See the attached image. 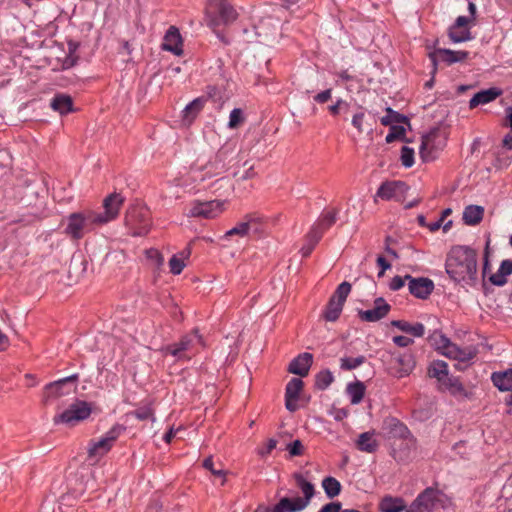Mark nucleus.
Masks as SVG:
<instances>
[{
  "mask_svg": "<svg viewBox=\"0 0 512 512\" xmlns=\"http://www.w3.org/2000/svg\"><path fill=\"white\" fill-rule=\"evenodd\" d=\"M409 292L418 299H427L434 290V283L426 277L414 278L406 275Z\"/></svg>",
  "mask_w": 512,
  "mask_h": 512,
  "instance_id": "17",
  "label": "nucleus"
},
{
  "mask_svg": "<svg viewBox=\"0 0 512 512\" xmlns=\"http://www.w3.org/2000/svg\"><path fill=\"white\" fill-rule=\"evenodd\" d=\"M428 341L432 347L439 351L442 355L446 356L449 352L452 342L441 331L435 330L428 337Z\"/></svg>",
  "mask_w": 512,
  "mask_h": 512,
  "instance_id": "29",
  "label": "nucleus"
},
{
  "mask_svg": "<svg viewBox=\"0 0 512 512\" xmlns=\"http://www.w3.org/2000/svg\"><path fill=\"white\" fill-rule=\"evenodd\" d=\"M145 255L151 266L155 269H159L164 263L163 255L155 248L147 249Z\"/></svg>",
  "mask_w": 512,
  "mask_h": 512,
  "instance_id": "44",
  "label": "nucleus"
},
{
  "mask_svg": "<svg viewBox=\"0 0 512 512\" xmlns=\"http://www.w3.org/2000/svg\"><path fill=\"white\" fill-rule=\"evenodd\" d=\"M78 375L73 374L71 376L62 378L60 380L51 382L44 387L42 401L44 404H48L52 400L58 399L66 394H69V390H65V386L68 383H76Z\"/></svg>",
  "mask_w": 512,
  "mask_h": 512,
  "instance_id": "14",
  "label": "nucleus"
},
{
  "mask_svg": "<svg viewBox=\"0 0 512 512\" xmlns=\"http://www.w3.org/2000/svg\"><path fill=\"white\" fill-rule=\"evenodd\" d=\"M383 429L389 437L403 438L408 434L407 427L396 418H388L383 423Z\"/></svg>",
  "mask_w": 512,
  "mask_h": 512,
  "instance_id": "31",
  "label": "nucleus"
},
{
  "mask_svg": "<svg viewBox=\"0 0 512 512\" xmlns=\"http://www.w3.org/2000/svg\"><path fill=\"white\" fill-rule=\"evenodd\" d=\"M262 223V218L256 213L246 214L242 221L238 222L235 227L228 230L224 237L239 236L245 237L248 235L251 227H255V231L258 232L257 225Z\"/></svg>",
  "mask_w": 512,
  "mask_h": 512,
  "instance_id": "19",
  "label": "nucleus"
},
{
  "mask_svg": "<svg viewBox=\"0 0 512 512\" xmlns=\"http://www.w3.org/2000/svg\"><path fill=\"white\" fill-rule=\"evenodd\" d=\"M224 154L223 150H219L208 158L204 155H199L193 162L191 169L194 171H206L209 175L216 174L219 169L223 168Z\"/></svg>",
  "mask_w": 512,
  "mask_h": 512,
  "instance_id": "15",
  "label": "nucleus"
},
{
  "mask_svg": "<svg viewBox=\"0 0 512 512\" xmlns=\"http://www.w3.org/2000/svg\"><path fill=\"white\" fill-rule=\"evenodd\" d=\"M356 447L362 452L374 453L379 447L378 441L374 438V432L361 433L356 441Z\"/></svg>",
  "mask_w": 512,
  "mask_h": 512,
  "instance_id": "30",
  "label": "nucleus"
},
{
  "mask_svg": "<svg viewBox=\"0 0 512 512\" xmlns=\"http://www.w3.org/2000/svg\"><path fill=\"white\" fill-rule=\"evenodd\" d=\"M393 342L399 347H407L414 343L413 339L406 336H395Z\"/></svg>",
  "mask_w": 512,
  "mask_h": 512,
  "instance_id": "59",
  "label": "nucleus"
},
{
  "mask_svg": "<svg viewBox=\"0 0 512 512\" xmlns=\"http://www.w3.org/2000/svg\"><path fill=\"white\" fill-rule=\"evenodd\" d=\"M303 385V381L299 378H292L286 385L285 407L288 411L295 412L298 409L297 401Z\"/></svg>",
  "mask_w": 512,
  "mask_h": 512,
  "instance_id": "21",
  "label": "nucleus"
},
{
  "mask_svg": "<svg viewBox=\"0 0 512 512\" xmlns=\"http://www.w3.org/2000/svg\"><path fill=\"white\" fill-rule=\"evenodd\" d=\"M312 362L313 355L311 353L304 352L290 362L288 371L300 377H305L309 373Z\"/></svg>",
  "mask_w": 512,
  "mask_h": 512,
  "instance_id": "23",
  "label": "nucleus"
},
{
  "mask_svg": "<svg viewBox=\"0 0 512 512\" xmlns=\"http://www.w3.org/2000/svg\"><path fill=\"white\" fill-rule=\"evenodd\" d=\"M501 91L497 88H490L476 93L469 101V108L474 109L478 105L487 104L495 100Z\"/></svg>",
  "mask_w": 512,
  "mask_h": 512,
  "instance_id": "28",
  "label": "nucleus"
},
{
  "mask_svg": "<svg viewBox=\"0 0 512 512\" xmlns=\"http://www.w3.org/2000/svg\"><path fill=\"white\" fill-rule=\"evenodd\" d=\"M365 115L364 113H356L352 118V125L357 129L359 133L363 132V122Z\"/></svg>",
  "mask_w": 512,
  "mask_h": 512,
  "instance_id": "58",
  "label": "nucleus"
},
{
  "mask_svg": "<svg viewBox=\"0 0 512 512\" xmlns=\"http://www.w3.org/2000/svg\"><path fill=\"white\" fill-rule=\"evenodd\" d=\"M333 375L330 371H321L316 375L315 385L319 389H326L333 382Z\"/></svg>",
  "mask_w": 512,
  "mask_h": 512,
  "instance_id": "48",
  "label": "nucleus"
},
{
  "mask_svg": "<svg viewBox=\"0 0 512 512\" xmlns=\"http://www.w3.org/2000/svg\"><path fill=\"white\" fill-rule=\"evenodd\" d=\"M391 306L384 298L378 297L374 300V308L369 310H359L358 315L362 321L377 322L388 315Z\"/></svg>",
  "mask_w": 512,
  "mask_h": 512,
  "instance_id": "18",
  "label": "nucleus"
},
{
  "mask_svg": "<svg viewBox=\"0 0 512 512\" xmlns=\"http://www.w3.org/2000/svg\"><path fill=\"white\" fill-rule=\"evenodd\" d=\"M445 267L447 274L457 283L472 286L477 282V253L467 246L453 247Z\"/></svg>",
  "mask_w": 512,
  "mask_h": 512,
  "instance_id": "1",
  "label": "nucleus"
},
{
  "mask_svg": "<svg viewBox=\"0 0 512 512\" xmlns=\"http://www.w3.org/2000/svg\"><path fill=\"white\" fill-rule=\"evenodd\" d=\"M478 351L474 346L460 348L456 344L450 346V350L446 353V357L457 360L459 362H467L477 355Z\"/></svg>",
  "mask_w": 512,
  "mask_h": 512,
  "instance_id": "25",
  "label": "nucleus"
},
{
  "mask_svg": "<svg viewBox=\"0 0 512 512\" xmlns=\"http://www.w3.org/2000/svg\"><path fill=\"white\" fill-rule=\"evenodd\" d=\"M307 507L301 497H284L273 507L272 512H300Z\"/></svg>",
  "mask_w": 512,
  "mask_h": 512,
  "instance_id": "24",
  "label": "nucleus"
},
{
  "mask_svg": "<svg viewBox=\"0 0 512 512\" xmlns=\"http://www.w3.org/2000/svg\"><path fill=\"white\" fill-rule=\"evenodd\" d=\"M125 225L134 237L146 235L150 229L147 211L140 207L129 208L125 215Z\"/></svg>",
  "mask_w": 512,
  "mask_h": 512,
  "instance_id": "8",
  "label": "nucleus"
},
{
  "mask_svg": "<svg viewBox=\"0 0 512 512\" xmlns=\"http://www.w3.org/2000/svg\"><path fill=\"white\" fill-rule=\"evenodd\" d=\"M322 487L329 498H334L339 495L341 491L340 482L334 477H325L322 481Z\"/></svg>",
  "mask_w": 512,
  "mask_h": 512,
  "instance_id": "40",
  "label": "nucleus"
},
{
  "mask_svg": "<svg viewBox=\"0 0 512 512\" xmlns=\"http://www.w3.org/2000/svg\"><path fill=\"white\" fill-rule=\"evenodd\" d=\"M277 445V441L275 439H269L267 442V446L265 450H259V454L264 456L265 454H269Z\"/></svg>",
  "mask_w": 512,
  "mask_h": 512,
  "instance_id": "64",
  "label": "nucleus"
},
{
  "mask_svg": "<svg viewBox=\"0 0 512 512\" xmlns=\"http://www.w3.org/2000/svg\"><path fill=\"white\" fill-rule=\"evenodd\" d=\"M79 47V44L73 41L68 42V49H69V57L65 60L64 66L69 68L75 65L77 61V57H73L72 54L77 50Z\"/></svg>",
  "mask_w": 512,
  "mask_h": 512,
  "instance_id": "55",
  "label": "nucleus"
},
{
  "mask_svg": "<svg viewBox=\"0 0 512 512\" xmlns=\"http://www.w3.org/2000/svg\"><path fill=\"white\" fill-rule=\"evenodd\" d=\"M207 99L198 97L190 102L183 110V123L187 126L191 125L200 111L204 108Z\"/></svg>",
  "mask_w": 512,
  "mask_h": 512,
  "instance_id": "26",
  "label": "nucleus"
},
{
  "mask_svg": "<svg viewBox=\"0 0 512 512\" xmlns=\"http://www.w3.org/2000/svg\"><path fill=\"white\" fill-rule=\"evenodd\" d=\"M405 508L404 500L398 497L386 496L379 504L381 512H402Z\"/></svg>",
  "mask_w": 512,
  "mask_h": 512,
  "instance_id": "36",
  "label": "nucleus"
},
{
  "mask_svg": "<svg viewBox=\"0 0 512 512\" xmlns=\"http://www.w3.org/2000/svg\"><path fill=\"white\" fill-rule=\"evenodd\" d=\"M408 187L402 181H385L378 188L374 195V202L377 203L378 199L389 201H401L404 197Z\"/></svg>",
  "mask_w": 512,
  "mask_h": 512,
  "instance_id": "13",
  "label": "nucleus"
},
{
  "mask_svg": "<svg viewBox=\"0 0 512 512\" xmlns=\"http://www.w3.org/2000/svg\"><path fill=\"white\" fill-rule=\"evenodd\" d=\"M512 273V261L503 260L498 271L489 277L490 282L496 286H503L507 283V276Z\"/></svg>",
  "mask_w": 512,
  "mask_h": 512,
  "instance_id": "33",
  "label": "nucleus"
},
{
  "mask_svg": "<svg viewBox=\"0 0 512 512\" xmlns=\"http://www.w3.org/2000/svg\"><path fill=\"white\" fill-rule=\"evenodd\" d=\"M54 111L59 112L61 115H65L73 111V101L71 96L66 94L56 95L50 104Z\"/></svg>",
  "mask_w": 512,
  "mask_h": 512,
  "instance_id": "34",
  "label": "nucleus"
},
{
  "mask_svg": "<svg viewBox=\"0 0 512 512\" xmlns=\"http://www.w3.org/2000/svg\"><path fill=\"white\" fill-rule=\"evenodd\" d=\"M123 203L124 198L118 193L107 196L103 201L104 212L97 213L100 217V224L102 225L114 220L118 216Z\"/></svg>",
  "mask_w": 512,
  "mask_h": 512,
  "instance_id": "16",
  "label": "nucleus"
},
{
  "mask_svg": "<svg viewBox=\"0 0 512 512\" xmlns=\"http://www.w3.org/2000/svg\"><path fill=\"white\" fill-rule=\"evenodd\" d=\"M442 493L434 488H426L411 503L406 512H432L441 503Z\"/></svg>",
  "mask_w": 512,
  "mask_h": 512,
  "instance_id": "10",
  "label": "nucleus"
},
{
  "mask_svg": "<svg viewBox=\"0 0 512 512\" xmlns=\"http://www.w3.org/2000/svg\"><path fill=\"white\" fill-rule=\"evenodd\" d=\"M441 130L432 129L428 134L422 137L420 147V156L423 161H430L435 158V154L445 146V139L440 138Z\"/></svg>",
  "mask_w": 512,
  "mask_h": 512,
  "instance_id": "12",
  "label": "nucleus"
},
{
  "mask_svg": "<svg viewBox=\"0 0 512 512\" xmlns=\"http://www.w3.org/2000/svg\"><path fill=\"white\" fill-rule=\"evenodd\" d=\"M118 431L113 428L106 433L104 437L98 441H91L88 445L87 453L88 460L92 463H97L105 454H107L113 446V443L118 438Z\"/></svg>",
  "mask_w": 512,
  "mask_h": 512,
  "instance_id": "11",
  "label": "nucleus"
},
{
  "mask_svg": "<svg viewBox=\"0 0 512 512\" xmlns=\"http://www.w3.org/2000/svg\"><path fill=\"white\" fill-rule=\"evenodd\" d=\"M99 220L98 214L91 210L72 213L67 218L65 233L71 239L79 240L95 226L101 225Z\"/></svg>",
  "mask_w": 512,
  "mask_h": 512,
  "instance_id": "2",
  "label": "nucleus"
},
{
  "mask_svg": "<svg viewBox=\"0 0 512 512\" xmlns=\"http://www.w3.org/2000/svg\"><path fill=\"white\" fill-rule=\"evenodd\" d=\"M195 343L205 347V342L198 329H194L190 334L183 336L179 342L163 347L161 351L164 355H171L178 360L189 359L185 352L190 351Z\"/></svg>",
  "mask_w": 512,
  "mask_h": 512,
  "instance_id": "7",
  "label": "nucleus"
},
{
  "mask_svg": "<svg viewBox=\"0 0 512 512\" xmlns=\"http://www.w3.org/2000/svg\"><path fill=\"white\" fill-rule=\"evenodd\" d=\"M256 172L254 171L253 165H248V162H245L242 169H238L234 173V177L237 181H245L248 179L254 178Z\"/></svg>",
  "mask_w": 512,
  "mask_h": 512,
  "instance_id": "45",
  "label": "nucleus"
},
{
  "mask_svg": "<svg viewBox=\"0 0 512 512\" xmlns=\"http://www.w3.org/2000/svg\"><path fill=\"white\" fill-rule=\"evenodd\" d=\"M484 216V208L480 205H468L463 211V221L466 225L479 224Z\"/></svg>",
  "mask_w": 512,
  "mask_h": 512,
  "instance_id": "32",
  "label": "nucleus"
},
{
  "mask_svg": "<svg viewBox=\"0 0 512 512\" xmlns=\"http://www.w3.org/2000/svg\"><path fill=\"white\" fill-rule=\"evenodd\" d=\"M185 266L186 264L183 262V258H179L178 255H173L169 260L170 272L174 275H179Z\"/></svg>",
  "mask_w": 512,
  "mask_h": 512,
  "instance_id": "53",
  "label": "nucleus"
},
{
  "mask_svg": "<svg viewBox=\"0 0 512 512\" xmlns=\"http://www.w3.org/2000/svg\"><path fill=\"white\" fill-rule=\"evenodd\" d=\"M406 280H407L406 275L404 277L398 276V275L394 276L389 283V288L392 291H397L405 285Z\"/></svg>",
  "mask_w": 512,
  "mask_h": 512,
  "instance_id": "57",
  "label": "nucleus"
},
{
  "mask_svg": "<svg viewBox=\"0 0 512 512\" xmlns=\"http://www.w3.org/2000/svg\"><path fill=\"white\" fill-rule=\"evenodd\" d=\"M391 325L414 337H422L425 332V327L422 323L410 324L404 320H393Z\"/></svg>",
  "mask_w": 512,
  "mask_h": 512,
  "instance_id": "37",
  "label": "nucleus"
},
{
  "mask_svg": "<svg viewBox=\"0 0 512 512\" xmlns=\"http://www.w3.org/2000/svg\"><path fill=\"white\" fill-rule=\"evenodd\" d=\"M394 239L391 237V236H387L385 238V251L390 255L392 256L393 258L397 259L399 256L397 254V252L392 249L391 247V244L394 243Z\"/></svg>",
  "mask_w": 512,
  "mask_h": 512,
  "instance_id": "61",
  "label": "nucleus"
},
{
  "mask_svg": "<svg viewBox=\"0 0 512 512\" xmlns=\"http://www.w3.org/2000/svg\"><path fill=\"white\" fill-rule=\"evenodd\" d=\"M468 57V52L466 51H453L450 49H435L433 52L429 53V58L434 66V71L436 70L438 61L441 60L446 62L448 65H451L456 62H462Z\"/></svg>",
  "mask_w": 512,
  "mask_h": 512,
  "instance_id": "20",
  "label": "nucleus"
},
{
  "mask_svg": "<svg viewBox=\"0 0 512 512\" xmlns=\"http://www.w3.org/2000/svg\"><path fill=\"white\" fill-rule=\"evenodd\" d=\"M494 385L501 391H512V369L492 374Z\"/></svg>",
  "mask_w": 512,
  "mask_h": 512,
  "instance_id": "38",
  "label": "nucleus"
},
{
  "mask_svg": "<svg viewBox=\"0 0 512 512\" xmlns=\"http://www.w3.org/2000/svg\"><path fill=\"white\" fill-rule=\"evenodd\" d=\"M139 420L151 419L155 421L154 411L150 405L140 407L132 413Z\"/></svg>",
  "mask_w": 512,
  "mask_h": 512,
  "instance_id": "52",
  "label": "nucleus"
},
{
  "mask_svg": "<svg viewBox=\"0 0 512 512\" xmlns=\"http://www.w3.org/2000/svg\"><path fill=\"white\" fill-rule=\"evenodd\" d=\"M321 238L322 231H319L318 228H312L310 232L307 234L306 244L300 250L302 256H309Z\"/></svg>",
  "mask_w": 512,
  "mask_h": 512,
  "instance_id": "39",
  "label": "nucleus"
},
{
  "mask_svg": "<svg viewBox=\"0 0 512 512\" xmlns=\"http://www.w3.org/2000/svg\"><path fill=\"white\" fill-rule=\"evenodd\" d=\"M387 115L381 118V124L384 126H390L392 123H401L404 122L407 118L395 111H393L390 107L386 108Z\"/></svg>",
  "mask_w": 512,
  "mask_h": 512,
  "instance_id": "46",
  "label": "nucleus"
},
{
  "mask_svg": "<svg viewBox=\"0 0 512 512\" xmlns=\"http://www.w3.org/2000/svg\"><path fill=\"white\" fill-rule=\"evenodd\" d=\"M401 163L404 167H411L414 164V150L407 146H403L401 149Z\"/></svg>",
  "mask_w": 512,
  "mask_h": 512,
  "instance_id": "51",
  "label": "nucleus"
},
{
  "mask_svg": "<svg viewBox=\"0 0 512 512\" xmlns=\"http://www.w3.org/2000/svg\"><path fill=\"white\" fill-rule=\"evenodd\" d=\"M303 444L300 440H294L287 446V450L291 456H300L303 454Z\"/></svg>",
  "mask_w": 512,
  "mask_h": 512,
  "instance_id": "56",
  "label": "nucleus"
},
{
  "mask_svg": "<svg viewBox=\"0 0 512 512\" xmlns=\"http://www.w3.org/2000/svg\"><path fill=\"white\" fill-rule=\"evenodd\" d=\"M405 132L406 130L403 126L391 125L390 131L385 140L387 143H392L397 139H403L405 137Z\"/></svg>",
  "mask_w": 512,
  "mask_h": 512,
  "instance_id": "49",
  "label": "nucleus"
},
{
  "mask_svg": "<svg viewBox=\"0 0 512 512\" xmlns=\"http://www.w3.org/2000/svg\"><path fill=\"white\" fill-rule=\"evenodd\" d=\"M91 405L86 401L77 400L69 407L53 418L54 424H65L74 426L75 424L87 419L91 415Z\"/></svg>",
  "mask_w": 512,
  "mask_h": 512,
  "instance_id": "6",
  "label": "nucleus"
},
{
  "mask_svg": "<svg viewBox=\"0 0 512 512\" xmlns=\"http://www.w3.org/2000/svg\"><path fill=\"white\" fill-rule=\"evenodd\" d=\"M203 467L209 470L213 475L223 477L222 484L226 482V471L222 469H215L212 456H209L206 459H204Z\"/></svg>",
  "mask_w": 512,
  "mask_h": 512,
  "instance_id": "54",
  "label": "nucleus"
},
{
  "mask_svg": "<svg viewBox=\"0 0 512 512\" xmlns=\"http://www.w3.org/2000/svg\"><path fill=\"white\" fill-rule=\"evenodd\" d=\"M351 284L347 281L342 282L330 297L325 309L320 315V319L326 322H335L339 319L347 297L351 292Z\"/></svg>",
  "mask_w": 512,
  "mask_h": 512,
  "instance_id": "5",
  "label": "nucleus"
},
{
  "mask_svg": "<svg viewBox=\"0 0 512 512\" xmlns=\"http://www.w3.org/2000/svg\"><path fill=\"white\" fill-rule=\"evenodd\" d=\"M337 214L338 211L336 209L323 214L318 223L312 228H318V230L322 231L323 234L326 229L331 227L336 222Z\"/></svg>",
  "mask_w": 512,
  "mask_h": 512,
  "instance_id": "42",
  "label": "nucleus"
},
{
  "mask_svg": "<svg viewBox=\"0 0 512 512\" xmlns=\"http://www.w3.org/2000/svg\"><path fill=\"white\" fill-rule=\"evenodd\" d=\"M245 122L244 112L240 108H234L229 115L228 128L236 129Z\"/></svg>",
  "mask_w": 512,
  "mask_h": 512,
  "instance_id": "43",
  "label": "nucleus"
},
{
  "mask_svg": "<svg viewBox=\"0 0 512 512\" xmlns=\"http://www.w3.org/2000/svg\"><path fill=\"white\" fill-rule=\"evenodd\" d=\"M294 479L296 481L297 486L301 489L304 495L303 497H301L302 502H305V505L308 506L315 493L314 485L311 482L307 481L304 478V476L300 473H295Z\"/></svg>",
  "mask_w": 512,
  "mask_h": 512,
  "instance_id": "35",
  "label": "nucleus"
},
{
  "mask_svg": "<svg viewBox=\"0 0 512 512\" xmlns=\"http://www.w3.org/2000/svg\"><path fill=\"white\" fill-rule=\"evenodd\" d=\"M444 387L452 389L454 392L462 391L463 387L461 383L456 379L451 377V381L447 380V384H442Z\"/></svg>",
  "mask_w": 512,
  "mask_h": 512,
  "instance_id": "63",
  "label": "nucleus"
},
{
  "mask_svg": "<svg viewBox=\"0 0 512 512\" xmlns=\"http://www.w3.org/2000/svg\"><path fill=\"white\" fill-rule=\"evenodd\" d=\"M449 37L455 43L463 42V41L469 40L471 38L470 32L467 28L459 29V28H455V27H451L449 29Z\"/></svg>",
  "mask_w": 512,
  "mask_h": 512,
  "instance_id": "47",
  "label": "nucleus"
},
{
  "mask_svg": "<svg viewBox=\"0 0 512 512\" xmlns=\"http://www.w3.org/2000/svg\"><path fill=\"white\" fill-rule=\"evenodd\" d=\"M364 356H358L356 358H342L341 359V368L345 370H352L357 368L358 366L362 365L365 362Z\"/></svg>",
  "mask_w": 512,
  "mask_h": 512,
  "instance_id": "50",
  "label": "nucleus"
},
{
  "mask_svg": "<svg viewBox=\"0 0 512 512\" xmlns=\"http://www.w3.org/2000/svg\"><path fill=\"white\" fill-rule=\"evenodd\" d=\"M387 371L396 378H403L411 374L416 362L412 352H389L384 360Z\"/></svg>",
  "mask_w": 512,
  "mask_h": 512,
  "instance_id": "4",
  "label": "nucleus"
},
{
  "mask_svg": "<svg viewBox=\"0 0 512 512\" xmlns=\"http://www.w3.org/2000/svg\"><path fill=\"white\" fill-rule=\"evenodd\" d=\"M319 512H341V503L331 502L324 505Z\"/></svg>",
  "mask_w": 512,
  "mask_h": 512,
  "instance_id": "60",
  "label": "nucleus"
},
{
  "mask_svg": "<svg viewBox=\"0 0 512 512\" xmlns=\"http://www.w3.org/2000/svg\"><path fill=\"white\" fill-rule=\"evenodd\" d=\"M331 98V89L324 90L314 96V100L318 103H326Z\"/></svg>",
  "mask_w": 512,
  "mask_h": 512,
  "instance_id": "62",
  "label": "nucleus"
},
{
  "mask_svg": "<svg viewBox=\"0 0 512 512\" xmlns=\"http://www.w3.org/2000/svg\"><path fill=\"white\" fill-rule=\"evenodd\" d=\"M225 204L226 201L224 200L194 201L190 205L187 216L214 219L223 213Z\"/></svg>",
  "mask_w": 512,
  "mask_h": 512,
  "instance_id": "9",
  "label": "nucleus"
},
{
  "mask_svg": "<svg viewBox=\"0 0 512 512\" xmlns=\"http://www.w3.org/2000/svg\"><path fill=\"white\" fill-rule=\"evenodd\" d=\"M347 393L351 397L352 404H358L362 401L365 394V386L362 382H355L347 386Z\"/></svg>",
  "mask_w": 512,
  "mask_h": 512,
  "instance_id": "41",
  "label": "nucleus"
},
{
  "mask_svg": "<svg viewBox=\"0 0 512 512\" xmlns=\"http://www.w3.org/2000/svg\"><path fill=\"white\" fill-rule=\"evenodd\" d=\"M429 377L436 378L440 384H447V380L451 381L448 374L447 363L441 360L433 361L428 368Z\"/></svg>",
  "mask_w": 512,
  "mask_h": 512,
  "instance_id": "27",
  "label": "nucleus"
},
{
  "mask_svg": "<svg viewBox=\"0 0 512 512\" xmlns=\"http://www.w3.org/2000/svg\"><path fill=\"white\" fill-rule=\"evenodd\" d=\"M182 46V37L178 28L175 26H170L164 35L163 43L161 45L162 49L180 56L183 54Z\"/></svg>",
  "mask_w": 512,
  "mask_h": 512,
  "instance_id": "22",
  "label": "nucleus"
},
{
  "mask_svg": "<svg viewBox=\"0 0 512 512\" xmlns=\"http://www.w3.org/2000/svg\"><path fill=\"white\" fill-rule=\"evenodd\" d=\"M237 12L227 0H210L206 19L209 27L216 29L221 24L228 25L237 19Z\"/></svg>",
  "mask_w": 512,
  "mask_h": 512,
  "instance_id": "3",
  "label": "nucleus"
}]
</instances>
